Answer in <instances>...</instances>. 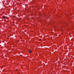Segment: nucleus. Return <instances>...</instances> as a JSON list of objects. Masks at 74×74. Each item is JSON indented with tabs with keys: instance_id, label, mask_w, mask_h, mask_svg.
Returning <instances> with one entry per match:
<instances>
[{
	"instance_id": "nucleus-1",
	"label": "nucleus",
	"mask_w": 74,
	"mask_h": 74,
	"mask_svg": "<svg viewBox=\"0 0 74 74\" xmlns=\"http://www.w3.org/2000/svg\"><path fill=\"white\" fill-rule=\"evenodd\" d=\"M29 53H31V52H32V51H31V50H29Z\"/></svg>"
},
{
	"instance_id": "nucleus-2",
	"label": "nucleus",
	"mask_w": 74,
	"mask_h": 74,
	"mask_svg": "<svg viewBox=\"0 0 74 74\" xmlns=\"http://www.w3.org/2000/svg\"><path fill=\"white\" fill-rule=\"evenodd\" d=\"M5 16H3V19H5Z\"/></svg>"
},
{
	"instance_id": "nucleus-3",
	"label": "nucleus",
	"mask_w": 74,
	"mask_h": 74,
	"mask_svg": "<svg viewBox=\"0 0 74 74\" xmlns=\"http://www.w3.org/2000/svg\"><path fill=\"white\" fill-rule=\"evenodd\" d=\"M16 70H17V69H16Z\"/></svg>"
}]
</instances>
